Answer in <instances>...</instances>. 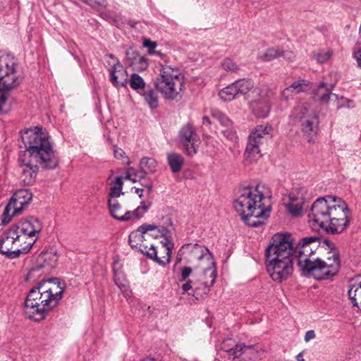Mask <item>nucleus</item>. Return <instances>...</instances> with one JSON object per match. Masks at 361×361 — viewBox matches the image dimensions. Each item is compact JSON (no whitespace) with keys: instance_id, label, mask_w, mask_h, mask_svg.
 Wrapping results in <instances>:
<instances>
[{"instance_id":"nucleus-44","label":"nucleus","mask_w":361,"mask_h":361,"mask_svg":"<svg viewBox=\"0 0 361 361\" xmlns=\"http://www.w3.org/2000/svg\"><path fill=\"white\" fill-rule=\"evenodd\" d=\"M192 270L189 267H184L180 270V278L179 279L180 281H186L188 277L192 274Z\"/></svg>"},{"instance_id":"nucleus-2","label":"nucleus","mask_w":361,"mask_h":361,"mask_svg":"<svg viewBox=\"0 0 361 361\" xmlns=\"http://www.w3.org/2000/svg\"><path fill=\"white\" fill-rule=\"evenodd\" d=\"M271 192L264 184L246 187L239 190L233 201L235 211L245 224L257 228L264 224L271 208Z\"/></svg>"},{"instance_id":"nucleus-40","label":"nucleus","mask_w":361,"mask_h":361,"mask_svg":"<svg viewBox=\"0 0 361 361\" xmlns=\"http://www.w3.org/2000/svg\"><path fill=\"white\" fill-rule=\"evenodd\" d=\"M221 66L225 71H229L232 72L236 71L238 68L236 63L231 59H225L221 62Z\"/></svg>"},{"instance_id":"nucleus-59","label":"nucleus","mask_w":361,"mask_h":361,"mask_svg":"<svg viewBox=\"0 0 361 361\" xmlns=\"http://www.w3.org/2000/svg\"><path fill=\"white\" fill-rule=\"evenodd\" d=\"M130 178H131V175L129 173V172H128L126 176H125V179L130 180Z\"/></svg>"},{"instance_id":"nucleus-61","label":"nucleus","mask_w":361,"mask_h":361,"mask_svg":"<svg viewBox=\"0 0 361 361\" xmlns=\"http://www.w3.org/2000/svg\"><path fill=\"white\" fill-rule=\"evenodd\" d=\"M130 180L132 181L133 183H135L137 181L136 179L133 178L132 177L130 178Z\"/></svg>"},{"instance_id":"nucleus-21","label":"nucleus","mask_w":361,"mask_h":361,"mask_svg":"<svg viewBox=\"0 0 361 361\" xmlns=\"http://www.w3.org/2000/svg\"><path fill=\"white\" fill-rule=\"evenodd\" d=\"M110 81L114 87H126L128 82V72L118 60L114 63L110 71Z\"/></svg>"},{"instance_id":"nucleus-8","label":"nucleus","mask_w":361,"mask_h":361,"mask_svg":"<svg viewBox=\"0 0 361 361\" xmlns=\"http://www.w3.org/2000/svg\"><path fill=\"white\" fill-rule=\"evenodd\" d=\"M184 84V77L180 69L165 64L161 66L159 77L155 82L157 89L166 99L173 100L179 94Z\"/></svg>"},{"instance_id":"nucleus-39","label":"nucleus","mask_w":361,"mask_h":361,"mask_svg":"<svg viewBox=\"0 0 361 361\" xmlns=\"http://www.w3.org/2000/svg\"><path fill=\"white\" fill-rule=\"evenodd\" d=\"M207 267H208V266H207V265H202V267H200V268L202 269V273L201 276H200V278L198 279V281L200 282V285L203 286L202 293H204L205 295L209 293V288L214 285V284L207 285L204 283V281H206L208 282L210 281V279H211L208 274H205V270L207 269Z\"/></svg>"},{"instance_id":"nucleus-63","label":"nucleus","mask_w":361,"mask_h":361,"mask_svg":"<svg viewBox=\"0 0 361 361\" xmlns=\"http://www.w3.org/2000/svg\"><path fill=\"white\" fill-rule=\"evenodd\" d=\"M180 260H181V258H178V259H177V262H176V263L180 262Z\"/></svg>"},{"instance_id":"nucleus-17","label":"nucleus","mask_w":361,"mask_h":361,"mask_svg":"<svg viewBox=\"0 0 361 361\" xmlns=\"http://www.w3.org/2000/svg\"><path fill=\"white\" fill-rule=\"evenodd\" d=\"M179 138L185 153L188 156L193 157L197 153L200 140L192 125L188 123L180 128Z\"/></svg>"},{"instance_id":"nucleus-54","label":"nucleus","mask_w":361,"mask_h":361,"mask_svg":"<svg viewBox=\"0 0 361 361\" xmlns=\"http://www.w3.org/2000/svg\"><path fill=\"white\" fill-rule=\"evenodd\" d=\"M142 185H143V186H145L146 188H147L149 193V192L152 191V183L150 181H149V182H147V183H145V184H144V183H142Z\"/></svg>"},{"instance_id":"nucleus-55","label":"nucleus","mask_w":361,"mask_h":361,"mask_svg":"<svg viewBox=\"0 0 361 361\" xmlns=\"http://www.w3.org/2000/svg\"><path fill=\"white\" fill-rule=\"evenodd\" d=\"M135 193L138 195L139 197H142L143 196V190L141 188H135Z\"/></svg>"},{"instance_id":"nucleus-11","label":"nucleus","mask_w":361,"mask_h":361,"mask_svg":"<svg viewBox=\"0 0 361 361\" xmlns=\"http://www.w3.org/2000/svg\"><path fill=\"white\" fill-rule=\"evenodd\" d=\"M37 290L42 303V314L46 317L47 312L56 307L62 298L64 287L59 279H49L39 282L37 285Z\"/></svg>"},{"instance_id":"nucleus-12","label":"nucleus","mask_w":361,"mask_h":361,"mask_svg":"<svg viewBox=\"0 0 361 361\" xmlns=\"http://www.w3.org/2000/svg\"><path fill=\"white\" fill-rule=\"evenodd\" d=\"M159 230L157 226L150 224H143L136 231L131 232L128 236L129 244L132 247L138 248L149 258H156V248L152 243H148L150 238L158 237Z\"/></svg>"},{"instance_id":"nucleus-41","label":"nucleus","mask_w":361,"mask_h":361,"mask_svg":"<svg viewBox=\"0 0 361 361\" xmlns=\"http://www.w3.org/2000/svg\"><path fill=\"white\" fill-rule=\"evenodd\" d=\"M148 209L149 205H147L144 202H142L139 207H137L133 212H131L132 216H134L135 218L140 219L148 210Z\"/></svg>"},{"instance_id":"nucleus-51","label":"nucleus","mask_w":361,"mask_h":361,"mask_svg":"<svg viewBox=\"0 0 361 361\" xmlns=\"http://www.w3.org/2000/svg\"><path fill=\"white\" fill-rule=\"evenodd\" d=\"M354 57L357 63V65L361 67V48L354 52Z\"/></svg>"},{"instance_id":"nucleus-38","label":"nucleus","mask_w":361,"mask_h":361,"mask_svg":"<svg viewBox=\"0 0 361 361\" xmlns=\"http://www.w3.org/2000/svg\"><path fill=\"white\" fill-rule=\"evenodd\" d=\"M333 51L332 50H319L315 51L312 53L313 58L319 63H324L327 62L332 56Z\"/></svg>"},{"instance_id":"nucleus-3","label":"nucleus","mask_w":361,"mask_h":361,"mask_svg":"<svg viewBox=\"0 0 361 361\" xmlns=\"http://www.w3.org/2000/svg\"><path fill=\"white\" fill-rule=\"evenodd\" d=\"M308 217L312 226L331 234L341 233L349 225L350 211L341 198L327 195L312 204Z\"/></svg>"},{"instance_id":"nucleus-32","label":"nucleus","mask_w":361,"mask_h":361,"mask_svg":"<svg viewBox=\"0 0 361 361\" xmlns=\"http://www.w3.org/2000/svg\"><path fill=\"white\" fill-rule=\"evenodd\" d=\"M142 93L144 100L150 109H154L159 105V98L157 93L152 88L145 89Z\"/></svg>"},{"instance_id":"nucleus-47","label":"nucleus","mask_w":361,"mask_h":361,"mask_svg":"<svg viewBox=\"0 0 361 361\" xmlns=\"http://www.w3.org/2000/svg\"><path fill=\"white\" fill-rule=\"evenodd\" d=\"M124 193L122 192V189H118L114 186L111 188V192L109 195V199H117L121 195Z\"/></svg>"},{"instance_id":"nucleus-29","label":"nucleus","mask_w":361,"mask_h":361,"mask_svg":"<svg viewBox=\"0 0 361 361\" xmlns=\"http://www.w3.org/2000/svg\"><path fill=\"white\" fill-rule=\"evenodd\" d=\"M161 243L162 244V249L164 255L162 257H158V252L156 250V258L151 259L159 263L160 265L165 266L168 264L171 261V250L173 248V244L171 243V240L166 238L163 240H161Z\"/></svg>"},{"instance_id":"nucleus-57","label":"nucleus","mask_w":361,"mask_h":361,"mask_svg":"<svg viewBox=\"0 0 361 361\" xmlns=\"http://www.w3.org/2000/svg\"><path fill=\"white\" fill-rule=\"evenodd\" d=\"M108 57L114 60V63H116V60H118L112 54H109L106 55Z\"/></svg>"},{"instance_id":"nucleus-49","label":"nucleus","mask_w":361,"mask_h":361,"mask_svg":"<svg viewBox=\"0 0 361 361\" xmlns=\"http://www.w3.org/2000/svg\"><path fill=\"white\" fill-rule=\"evenodd\" d=\"M315 336L316 335H315L314 331L309 330L306 332L305 337H304V340L305 342H308L310 340L314 338Z\"/></svg>"},{"instance_id":"nucleus-42","label":"nucleus","mask_w":361,"mask_h":361,"mask_svg":"<svg viewBox=\"0 0 361 361\" xmlns=\"http://www.w3.org/2000/svg\"><path fill=\"white\" fill-rule=\"evenodd\" d=\"M157 44L156 42L152 41L149 39H144L143 46L146 48H148V53L149 54L152 55V54H157L160 55V52L155 51V48L157 47Z\"/></svg>"},{"instance_id":"nucleus-28","label":"nucleus","mask_w":361,"mask_h":361,"mask_svg":"<svg viewBox=\"0 0 361 361\" xmlns=\"http://www.w3.org/2000/svg\"><path fill=\"white\" fill-rule=\"evenodd\" d=\"M304 203V197L302 195L295 197V195L290 194L289 196V202L286 203V208L293 216H298L302 213V204Z\"/></svg>"},{"instance_id":"nucleus-43","label":"nucleus","mask_w":361,"mask_h":361,"mask_svg":"<svg viewBox=\"0 0 361 361\" xmlns=\"http://www.w3.org/2000/svg\"><path fill=\"white\" fill-rule=\"evenodd\" d=\"M44 262L47 263L48 266L54 267L56 264L58 257L55 253L49 252L44 254Z\"/></svg>"},{"instance_id":"nucleus-36","label":"nucleus","mask_w":361,"mask_h":361,"mask_svg":"<svg viewBox=\"0 0 361 361\" xmlns=\"http://www.w3.org/2000/svg\"><path fill=\"white\" fill-rule=\"evenodd\" d=\"M212 116L214 119L219 121L222 126L226 128L232 127V121L226 114L219 111L218 109H214L212 111Z\"/></svg>"},{"instance_id":"nucleus-45","label":"nucleus","mask_w":361,"mask_h":361,"mask_svg":"<svg viewBox=\"0 0 361 361\" xmlns=\"http://www.w3.org/2000/svg\"><path fill=\"white\" fill-rule=\"evenodd\" d=\"M122 274L121 273L115 272L114 273V282L116 285L120 288L122 289L123 287H125V279H121Z\"/></svg>"},{"instance_id":"nucleus-30","label":"nucleus","mask_w":361,"mask_h":361,"mask_svg":"<svg viewBox=\"0 0 361 361\" xmlns=\"http://www.w3.org/2000/svg\"><path fill=\"white\" fill-rule=\"evenodd\" d=\"M167 161L173 173H178L184 164L183 156L178 153H170L167 156Z\"/></svg>"},{"instance_id":"nucleus-34","label":"nucleus","mask_w":361,"mask_h":361,"mask_svg":"<svg viewBox=\"0 0 361 361\" xmlns=\"http://www.w3.org/2000/svg\"><path fill=\"white\" fill-rule=\"evenodd\" d=\"M130 87L135 90L138 93H141L145 88L146 83L143 78L137 73H133L130 75V78L128 80V82Z\"/></svg>"},{"instance_id":"nucleus-5","label":"nucleus","mask_w":361,"mask_h":361,"mask_svg":"<svg viewBox=\"0 0 361 361\" xmlns=\"http://www.w3.org/2000/svg\"><path fill=\"white\" fill-rule=\"evenodd\" d=\"M25 150L20 155H25L46 169H55L59 163L58 156L54 151L48 134L42 127L35 126L26 129L21 135Z\"/></svg>"},{"instance_id":"nucleus-50","label":"nucleus","mask_w":361,"mask_h":361,"mask_svg":"<svg viewBox=\"0 0 361 361\" xmlns=\"http://www.w3.org/2000/svg\"><path fill=\"white\" fill-rule=\"evenodd\" d=\"M281 56L283 57L284 59L288 61H292L295 58L294 54L292 51H282V54L281 55Z\"/></svg>"},{"instance_id":"nucleus-33","label":"nucleus","mask_w":361,"mask_h":361,"mask_svg":"<svg viewBox=\"0 0 361 361\" xmlns=\"http://www.w3.org/2000/svg\"><path fill=\"white\" fill-rule=\"evenodd\" d=\"M348 294L353 305L357 307L361 310V282L357 285H352L348 290Z\"/></svg>"},{"instance_id":"nucleus-9","label":"nucleus","mask_w":361,"mask_h":361,"mask_svg":"<svg viewBox=\"0 0 361 361\" xmlns=\"http://www.w3.org/2000/svg\"><path fill=\"white\" fill-rule=\"evenodd\" d=\"M178 255H186V259L190 262H199V266L207 265L205 274L209 276L210 281H204L207 285L214 284L216 278L215 262L209 250L204 245L197 243H187L183 245L179 250Z\"/></svg>"},{"instance_id":"nucleus-7","label":"nucleus","mask_w":361,"mask_h":361,"mask_svg":"<svg viewBox=\"0 0 361 361\" xmlns=\"http://www.w3.org/2000/svg\"><path fill=\"white\" fill-rule=\"evenodd\" d=\"M14 232L15 240L20 250V257L27 254L38 239L42 226L38 219L30 216L11 227Z\"/></svg>"},{"instance_id":"nucleus-48","label":"nucleus","mask_w":361,"mask_h":361,"mask_svg":"<svg viewBox=\"0 0 361 361\" xmlns=\"http://www.w3.org/2000/svg\"><path fill=\"white\" fill-rule=\"evenodd\" d=\"M114 154L116 159H122L125 156V152L121 148L114 147Z\"/></svg>"},{"instance_id":"nucleus-37","label":"nucleus","mask_w":361,"mask_h":361,"mask_svg":"<svg viewBox=\"0 0 361 361\" xmlns=\"http://www.w3.org/2000/svg\"><path fill=\"white\" fill-rule=\"evenodd\" d=\"M185 282L182 285L183 293H188L192 290L193 295H198V290L201 289L202 287L200 282L197 281H193L192 279H187Z\"/></svg>"},{"instance_id":"nucleus-14","label":"nucleus","mask_w":361,"mask_h":361,"mask_svg":"<svg viewBox=\"0 0 361 361\" xmlns=\"http://www.w3.org/2000/svg\"><path fill=\"white\" fill-rule=\"evenodd\" d=\"M32 200V194L27 189H21L13 193L2 214V223L8 224L12 218L24 211Z\"/></svg>"},{"instance_id":"nucleus-18","label":"nucleus","mask_w":361,"mask_h":361,"mask_svg":"<svg viewBox=\"0 0 361 361\" xmlns=\"http://www.w3.org/2000/svg\"><path fill=\"white\" fill-rule=\"evenodd\" d=\"M40 297L36 286L30 290L25 301V313L30 319L37 322L44 319L42 311H40V309L43 307Z\"/></svg>"},{"instance_id":"nucleus-46","label":"nucleus","mask_w":361,"mask_h":361,"mask_svg":"<svg viewBox=\"0 0 361 361\" xmlns=\"http://www.w3.org/2000/svg\"><path fill=\"white\" fill-rule=\"evenodd\" d=\"M221 133L224 137L231 141L235 140L237 137L235 133L231 128H227L226 130H222Z\"/></svg>"},{"instance_id":"nucleus-22","label":"nucleus","mask_w":361,"mask_h":361,"mask_svg":"<svg viewBox=\"0 0 361 361\" xmlns=\"http://www.w3.org/2000/svg\"><path fill=\"white\" fill-rule=\"evenodd\" d=\"M334 85L335 83L328 85L325 82H321L314 91V99L322 104L338 101V95L331 92Z\"/></svg>"},{"instance_id":"nucleus-20","label":"nucleus","mask_w":361,"mask_h":361,"mask_svg":"<svg viewBox=\"0 0 361 361\" xmlns=\"http://www.w3.org/2000/svg\"><path fill=\"white\" fill-rule=\"evenodd\" d=\"M14 235V232L10 228L0 239V253L11 259L20 257V252L15 240L16 237Z\"/></svg>"},{"instance_id":"nucleus-56","label":"nucleus","mask_w":361,"mask_h":361,"mask_svg":"<svg viewBox=\"0 0 361 361\" xmlns=\"http://www.w3.org/2000/svg\"><path fill=\"white\" fill-rule=\"evenodd\" d=\"M297 361H305L303 358V352H300L297 356H296Z\"/></svg>"},{"instance_id":"nucleus-23","label":"nucleus","mask_w":361,"mask_h":361,"mask_svg":"<svg viewBox=\"0 0 361 361\" xmlns=\"http://www.w3.org/2000/svg\"><path fill=\"white\" fill-rule=\"evenodd\" d=\"M125 60L126 64L137 71H145L149 66L147 59L131 47L126 50Z\"/></svg>"},{"instance_id":"nucleus-27","label":"nucleus","mask_w":361,"mask_h":361,"mask_svg":"<svg viewBox=\"0 0 361 361\" xmlns=\"http://www.w3.org/2000/svg\"><path fill=\"white\" fill-rule=\"evenodd\" d=\"M315 111L311 108L307 103L299 104L294 107L290 116L294 119L295 123H300L306 119L308 114H315Z\"/></svg>"},{"instance_id":"nucleus-52","label":"nucleus","mask_w":361,"mask_h":361,"mask_svg":"<svg viewBox=\"0 0 361 361\" xmlns=\"http://www.w3.org/2000/svg\"><path fill=\"white\" fill-rule=\"evenodd\" d=\"M123 185V182L122 180V178L120 177V176H117L115 178V185H114V187H116V188H117L118 189H122Z\"/></svg>"},{"instance_id":"nucleus-13","label":"nucleus","mask_w":361,"mask_h":361,"mask_svg":"<svg viewBox=\"0 0 361 361\" xmlns=\"http://www.w3.org/2000/svg\"><path fill=\"white\" fill-rule=\"evenodd\" d=\"M273 136V128L269 124L257 126L250 133L245 152V157L250 162L257 161L261 157L259 145Z\"/></svg>"},{"instance_id":"nucleus-26","label":"nucleus","mask_w":361,"mask_h":361,"mask_svg":"<svg viewBox=\"0 0 361 361\" xmlns=\"http://www.w3.org/2000/svg\"><path fill=\"white\" fill-rule=\"evenodd\" d=\"M307 86L308 82L305 80L295 81L282 91L281 97L285 100L292 99L295 94L304 92Z\"/></svg>"},{"instance_id":"nucleus-58","label":"nucleus","mask_w":361,"mask_h":361,"mask_svg":"<svg viewBox=\"0 0 361 361\" xmlns=\"http://www.w3.org/2000/svg\"><path fill=\"white\" fill-rule=\"evenodd\" d=\"M102 17L107 20H109L110 18H109V17L107 16V14L106 13H103L102 14Z\"/></svg>"},{"instance_id":"nucleus-31","label":"nucleus","mask_w":361,"mask_h":361,"mask_svg":"<svg viewBox=\"0 0 361 361\" xmlns=\"http://www.w3.org/2000/svg\"><path fill=\"white\" fill-rule=\"evenodd\" d=\"M282 50L279 47H270L264 51H259L257 54V59L262 62H269L279 57H281Z\"/></svg>"},{"instance_id":"nucleus-60","label":"nucleus","mask_w":361,"mask_h":361,"mask_svg":"<svg viewBox=\"0 0 361 361\" xmlns=\"http://www.w3.org/2000/svg\"><path fill=\"white\" fill-rule=\"evenodd\" d=\"M142 361H155V360H154V359H153V358H146V359H145V360H142Z\"/></svg>"},{"instance_id":"nucleus-4","label":"nucleus","mask_w":361,"mask_h":361,"mask_svg":"<svg viewBox=\"0 0 361 361\" xmlns=\"http://www.w3.org/2000/svg\"><path fill=\"white\" fill-rule=\"evenodd\" d=\"M267 269L276 282L286 281L293 271V243L289 233H276L265 250Z\"/></svg>"},{"instance_id":"nucleus-24","label":"nucleus","mask_w":361,"mask_h":361,"mask_svg":"<svg viewBox=\"0 0 361 361\" xmlns=\"http://www.w3.org/2000/svg\"><path fill=\"white\" fill-rule=\"evenodd\" d=\"M299 123L302 132L307 136L308 141L310 142L317 130L319 118L317 113L308 114L306 119Z\"/></svg>"},{"instance_id":"nucleus-15","label":"nucleus","mask_w":361,"mask_h":361,"mask_svg":"<svg viewBox=\"0 0 361 361\" xmlns=\"http://www.w3.org/2000/svg\"><path fill=\"white\" fill-rule=\"evenodd\" d=\"M221 348L231 361H252L257 357V351L252 345L236 343L232 338H224Z\"/></svg>"},{"instance_id":"nucleus-6","label":"nucleus","mask_w":361,"mask_h":361,"mask_svg":"<svg viewBox=\"0 0 361 361\" xmlns=\"http://www.w3.org/2000/svg\"><path fill=\"white\" fill-rule=\"evenodd\" d=\"M16 73V59L10 54L0 55V112L7 114L11 109L8 93L16 87L20 80Z\"/></svg>"},{"instance_id":"nucleus-35","label":"nucleus","mask_w":361,"mask_h":361,"mask_svg":"<svg viewBox=\"0 0 361 361\" xmlns=\"http://www.w3.org/2000/svg\"><path fill=\"white\" fill-rule=\"evenodd\" d=\"M140 169L145 174L149 172L154 173L157 171V162L151 157H142L140 161Z\"/></svg>"},{"instance_id":"nucleus-1","label":"nucleus","mask_w":361,"mask_h":361,"mask_svg":"<svg viewBox=\"0 0 361 361\" xmlns=\"http://www.w3.org/2000/svg\"><path fill=\"white\" fill-rule=\"evenodd\" d=\"M324 242L331 248V256L325 260L317 256L320 245V238L316 235L301 238L295 246L293 254L302 274L316 280H324L335 276L341 267L338 250L332 243Z\"/></svg>"},{"instance_id":"nucleus-25","label":"nucleus","mask_w":361,"mask_h":361,"mask_svg":"<svg viewBox=\"0 0 361 361\" xmlns=\"http://www.w3.org/2000/svg\"><path fill=\"white\" fill-rule=\"evenodd\" d=\"M108 207L111 216L118 221H126L132 219V213L130 211L121 214V205L117 199H109Z\"/></svg>"},{"instance_id":"nucleus-19","label":"nucleus","mask_w":361,"mask_h":361,"mask_svg":"<svg viewBox=\"0 0 361 361\" xmlns=\"http://www.w3.org/2000/svg\"><path fill=\"white\" fill-rule=\"evenodd\" d=\"M19 167L20 170V180L24 185H30L35 182L38 173L39 163L33 161L25 155L19 156Z\"/></svg>"},{"instance_id":"nucleus-16","label":"nucleus","mask_w":361,"mask_h":361,"mask_svg":"<svg viewBox=\"0 0 361 361\" xmlns=\"http://www.w3.org/2000/svg\"><path fill=\"white\" fill-rule=\"evenodd\" d=\"M253 87L254 82L251 79L242 78L221 89L219 95L224 101L231 102L236 99L239 94H247Z\"/></svg>"},{"instance_id":"nucleus-10","label":"nucleus","mask_w":361,"mask_h":361,"mask_svg":"<svg viewBox=\"0 0 361 361\" xmlns=\"http://www.w3.org/2000/svg\"><path fill=\"white\" fill-rule=\"evenodd\" d=\"M272 92L263 85L254 86L245 97L249 109L259 118H267L271 109Z\"/></svg>"},{"instance_id":"nucleus-53","label":"nucleus","mask_w":361,"mask_h":361,"mask_svg":"<svg viewBox=\"0 0 361 361\" xmlns=\"http://www.w3.org/2000/svg\"><path fill=\"white\" fill-rule=\"evenodd\" d=\"M202 124L206 126H209L211 125V121L208 116H204L202 118Z\"/></svg>"},{"instance_id":"nucleus-62","label":"nucleus","mask_w":361,"mask_h":361,"mask_svg":"<svg viewBox=\"0 0 361 361\" xmlns=\"http://www.w3.org/2000/svg\"><path fill=\"white\" fill-rule=\"evenodd\" d=\"M145 174L140 176V179H145Z\"/></svg>"}]
</instances>
